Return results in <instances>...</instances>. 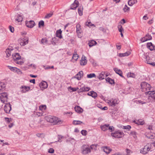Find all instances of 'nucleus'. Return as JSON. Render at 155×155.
<instances>
[{
  "mask_svg": "<svg viewBox=\"0 0 155 155\" xmlns=\"http://www.w3.org/2000/svg\"><path fill=\"white\" fill-rule=\"evenodd\" d=\"M46 120L48 122L53 123L54 124H60L62 123L63 121L60 120L59 118L51 116H46L45 117Z\"/></svg>",
  "mask_w": 155,
  "mask_h": 155,
  "instance_id": "1",
  "label": "nucleus"
},
{
  "mask_svg": "<svg viewBox=\"0 0 155 155\" xmlns=\"http://www.w3.org/2000/svg\"><path fill=\"white\" fill-rule=\"evenodd\" d=\"M81 153L84 155L88 154L91 152L90 146L87 145H83L81 148Z\"/></svg>",
  "mask_w": 155,
  "mask_h": 155,
  "instance_id": "2",
  "label": "nucleus"
},
{
  "mask_svg": "<svg viewBox=\"0 0 155 155\" xmlns=\"http://www.w3.org/2000/svg\"><path fill=\"white\" fill-rule=\"evenodd\" d=\"M141 88L143 91L145 92L146 94L150 89L151 86L150 84L145 82H143L141 84Z\"/></svg>",
  "mask_w": 155,
  "mask_h": 155,
  "instance_id": "3",
  "label": "nucleus"
},
{
  "mask_svg": "<svg viewBox=\"0 0 155 155\" xmlns=\"http://www.w3.org/2000/svg\"><path fill=\"white\" fill-rule=\"evenodd\" d=\"M152 144L151 143L147 144L144 148L140 150V153L143 154H145L148 153L151 149Z\"/></svg>",
  "mask_w": 155,
  "mask_h": 155,
  "instance_id": "4",
  "label": "nucleus"
},
{
  "mask_svg": "<svg viewBox=\"0 0 155 155\" xmlns=\"http://www.w3.org/2000/svg\"><path fill=\"white\" fill-rule=\"evenodd\" d=\"M124 135V133L120 130H118L111 133V135L112 137L117 138H122Z\"/></svg>",
  "mask_w": 155,
  "mask_h": 155,
  "instance_id": "5",
  "label": "nucleus"
},
{
  "mask_svg": "<svg viewBox=\"0 0 155 155\" xmlns=\"http://www.w3.org/2000/svg\"><path fill=\"white\" fill-rule=\"evenodd\" d=\"M119 100L117 98H112L107 101V103L110 106L114 107L119 103Z\"/></svg>",
  "mask_w": 155,
  "mask_h": 155,
  "instance_id": "6",
  "label": "nucleus"
},
{
  "mask_svg": "<svg viewBox=\"0 0 155 155\" xmlns=\"http://www.w3.org/2000/svg\"><path fill=\"white\" fill-rule=\"evenodd\" d=\"M152 58L153 57L151 55L146 56L145 58V62L153 66H155V62H153Z\"/></svg>",
  "mask_w": 155,
  "mask_h": 155,
  "instance_id": "7",
  "label": "nucleus"
},
{
  "mask_svg": "<svg viewBox=\"0 0 155 155\" xmlns=\"http://www.w3.org/2000/svg\"><path fill=\"white\" fill-rule=\"evenodd\" d=\"M4 104V105L3 108L4 111L7 113H9L12 109L11 105L9 103L5 102V104Z\"/></svg>",
  "mask_w": 155,
  "mask_h": 155,
  "instance_id": "8",
  "label": "nucleus"
},
{
  "mask_svg": "<svg viewBox=\"0 0 155 155\" xmlns=\"http://www.w3.org/2000/svg\"><path fill=\"white\" fill-rule=\"evenodd\" d=\"M8 95L6 93L3 92L1 94V101L3 103L8 101Z\"/></svg>",
  "mask_w": 155,
  "mask_h": 155,
  "instance_id": "9",
  "label": "nucleus"
},
{
  "mask_svg": "<svg viewBox=\"0 0 155 155\" xmlns=\"http://www.w3.org/2000/svg\"><path fill=\"white\" fill-rule=\"evenodd\" d=\"M18 41L21 45L24 46L28 43V38L27 37L21 38L18 40Z\"/></svg>",
  "mask_w": 155,
  "mask_h": 155,
  "instance_id": "10",
  "label": "nucleus"
},
{
  "mask_svg": "<svg viewBox=\"0 0 155 155\" xmlns=\"http://www.w3.org/2000/svg\"><path fill=\"white\" fill-rule=\"evenodd\" d=\"M109 75V73L107 71H102L99 74L98 78L99 79L103 80L105 78L108 76Z\"/></svg>",
  "mask_w": 155,
  "mask_h": 155,
  "instance_id": "11",
  "label": "nucleus"
},
{
  "mask_svg": "<svg viewBox=\"0 0 155 155\" xmlns=\"http://www.w3.org/2000/svg\"><path fill=\"white\" fill-rule=\"evenodd\" d=\"M25 25L27 27L31 28L35 26V24L34 21H26Z\"/></svg>",
  "mask_w": 155,
  "mask_h": 155,
  "instance_id": "12",
  "label": "nucleus"
},
{
  "mask_svg": "<svg viewBox=\"0 0 155 155\" xmlns=\"http://www.w3.org/2000/svg\"><path fill=\"white\" fill-rule=\"evenodd\" d=\"M86 57L84 55H83L80 61V64L81 66H84L86 64L87 62V60L86 59Z\"/></svg>",
  "mask_w": 155,
  "mask_h": 155,
  "instance_id": "13",
  "label": "nucleus"
},
{
  "mask_svg": "<svg viewBox=\"0 0 155 155\" xmlns=\"http://www.w3.org/2000/svg\"><path fill=\"white\" fill-rule=\"evenodd\" d=\"M23 18L21 15L18 14L17 15V17L15 18V21L19 23V24H21V23L23 21Z\"/></svg>",
  "mask_w": 155,
  "mask_h": 155,
  "instance_id": "14",
  "label": "nucleus"
},
{
  "mask_svg": "<svg viewBox=\"0 0 155 155\" xmlns=\"http://www.w3.org/2000/svg\"><path fill=\"white\" fill-rule=\"evenodd\" d=\"M30 89V87L29 86H22L21 87V91L22 93H25L29 91Z\"/></svg>",
  "mask_w": 155,
  "mask_h": 155,
  "instance_id": "15",
  "label": "nucleus"
},
{
  "mask_svg": "<svg viewBox=\"0 0 155 155\" xmlns=\"http://www.w3.org/2000/svg\"><path fill=\"white\" fill-rule=\"evenodd\" d=\"M40 86L42 90H43L47 87L48 84L46 81H43L41 82L40 84Z\"/></svg>",
  "mask_w": 155,
  "mask_h": 155,
  "instance_id": "16",
  "label": "nucleus"
},
{
  "mask_svg": "<svg viewBox=\"0 0 155 155\" xmlns=\"http://www.w3.org/2000/svg\"><path fill=\"white\" fill-rule=\"evenodd\" d=\"M90 90V88L88 87H83L80 88L78 91V93H80L84 91H87Z\"/></svg>",
  "mask_w": 155,
  "mask_h": 155,
  "instance_id": "17",
  "label": "nucleus"
},
{
  "mask_svg": "<svg viewBox=\"0 0 155 155\" xmlns=\"http://www.w3.org/2000/svg\"><path fill=\"white\" fill-rule=\"evenodd\" d=\"M79 4L78 2L76 0H75L74 2L71 5V8L72 9H75L78 6Z\"/></svg>",
  "mask_w": 155,
  "mask_h": 155,
  "instance_id": "18",
  "label": "nucleus"
},
{
  "mask_svg": "<svg viewBox=\"0 0 155 155\" xmlns=\"http://www.w3.org/2000/svg\"><path fill=\"white\" fill-rule=\"evenodd\" d=\"M83 74V71H80L75 75L74 78L79 80L82 77Z\"/></svg>",
  "mask_w": 155,
  "mask_h": 155,
  "instance_id": "19",
  "label": "nucleus"
},
{
  "mask_svg": "<svg viewBox=\"0 0 155 155\" xmlns=\"http://www.w3.org/2000/svg\"><path fill=\"white\" fill-rule=\"evenodd\" d=\"M102 150L107 154L109 153L111 151V150L110 148L107 146L102 147Z\"/></svg>",
  "mask_w": 155,
  "mask_h": 155,
  "instance_id": "20",
  "label": "nucleus"
},
{
  "mask_svg": "<svg viewBox=\"0 0 155 155\" xmlns=\"http://www.w3.org/2000/svg\"><path fill=\"white\" fill-rule=\"evenodd\" d=\"M147 47L150 50L152 51L155 49V46L151 42L148 43L147 45Z\"/></svg>",
  "mask_w": 155,
  "mask_h": 155,
  "instance_id": "21",
  "label": "nucleus"
},
{
  "mask_svg": "<svg viewBox=\"0 0 155 155\" xmlns=\"http://www.w3.org/2000/svg\"><path fill=\"white\" fill-rule=\"evenodd\" d=\"M78 57V55L77 54L75 53L73 54L71 61L73 63L76 62L77 61Z\"/></svg>",
  "mask_w": 155,
  "mask_h": 155,
  "instance_id": "22",
  "label": "nucleus"
},
{
  "mask_svg": "<svg viewBox=\"0 0 155 155\" xmlns=\"http://www.w3.org/2000/svg\"><path fill=\"white\" fill-rule=\"evenodd\" d=\"M87 95L89 96H91L92 97L95 98L97 96V93L93 91H91L88 92Z\"/></svg>",
  "mask_w": 155,
  "mask_h": 155,
  "instance_id": "23",
  "label": "nucleus"
},
{
  "mask_svg": "<svg viewBox=\"0 0 155 155\" xmlns=\"http://www.w3.org/2000/svg\"><path fill=\"white\" fill-rule=\"evenodd\" d=\"M12 57L14 61L16 60L20 59L21 58V56L19 55V54L17 53H15L13 54Z\"/></svg>",
  "mask_w": 155,
  "mask_h": 155,
  "instance_id": "24",
  "label": "nucleus"
},
{
  "mask_svg": "<svg viewBox=\"0 0 155 155\" xmlns=\"http://www.w3.org/2000/svg\"><path fill=\"white\" fill-rule=\"evenodd\" d=\"M133 122L136 124L139 125H142L144 124V121L142 119L135 120Z\"/></svg>",
  "mask_w": 155,
  "mask_h": 155,
  "instance_id": "25",
  "label": "nucleus"
},
{
  "mask_svg": "<svg viewBox=\"0 0 155 155\" xmlns=\"http://www.w3.org/2000/svg\"><path fill=\"white\" fill-rule=\"evenodd\" d=\"M62 31L61 29L58 30L56 33V36L59 38L61 39L62 38V37L61 35Z\"/></svg>",
  "mask_w": 155,
  "mask_h": 155,
  "instance_id": "26",
  "label": "nucleus"
},
{
  "mask_svg": "<svg viewBox=\"0 0 155 155\" xmlns=\"http://www.w3.org/2000/svg\"><path fill=\"white\" fill-rule=\"evenodd\" d=\"M13 51V50L11 48H8L6 51V56L7 57H9L12 53V52Z\"/></svg>",
  "mask_w": 155,
  "mask_h": 155,
  "instance_id": "27",
  "label": "nucleus"
},
{
  "mask_svg": "<svg viewBox=\"0 0 155 155\" xmlns=\"http://www.w3.org/2000/svg\"><path fill=\"white\" fill-rule=\"evenodd\" d=\"M130 54V52L129 51H127L124 53H119L118 54V56L120 57H124L129 56Z\"/></svg>",
  "mask_w": 155,
  "mask_h": 155,
  "instance_id": "28",
  "label": "nucleus"
},
{
  "mask_svg": "<svg viewBox=\"0 0 155 155\" xmlns=\"http://www.w3.org/2000/svg\"><path fill=\"white\" fill-rule=\"evenodd\" d=\"M114 70L117 74H118L121 77H123L122 75V71L120 69L117 68H114Z\"/></svg>",
  "mask_w": 155,
  "mask_h": 155,
  "instance_id": "29",
  "label": "nucleus"
},
{
  "mask_svg": "<svg viewBox=\"0 0 155 155\" xmlns=\"http://www.w3.org/2000/svg\"><path fill=\"white\" fill-rule=\"evenodd\" d=\"M137 133L135 131H131L129 134L130 136H132L135 139H137Z\"/></svg>",
  "mask_w": 155,
  "mask_h": 155,
  "instance_id": "30",
  "label": "nucleus"
},
{
  "mask_svg": "<svg viewBox=\"0 0 155 155\" xmlns=\"http://www.w3.org/2000/svg\"><path fill=\"white\" fill-rule=\"evenodd\" d=\"M75 111L78 113H81L83 111V110L80 107L76 106L74 108Z\"/></svg>",
  "mask_w": 155,
  "mask_h": 155,
  "instance_id": "31",
  "label": "nucleus"
},
{
  "mask_svg": "<svg viewBox=\"0 0 155 155\" xmlns=\"http://www.w3.org/2000/svg\"><path fill=\"white\" fill-rule=\"evenodd\" d=\"M77 32V33H81L82 32V30L81 25L79 24H78L76 25Z\"/></svg>",
  "mask_w": 155,
  "mask_h": 155,
  "instance_id": "32",
  "label": "nucleus"
},
{
  "mask_svg": "<svg viewBox=\"0 0 155 155\" xmlns=\"http://www.w3.org/2000/svg\"><path fill=\"white\" fill-rule=\"evenodd\" d=\"M137 2V0H129L128 2V4L130 6H132L134 4Z\"/></svg>",
  "mask_w": 155,
  "mask_h": 155,
  "instance_id": "33",
  "label": "nucleus"
},
{
  "mask_svg": "<svg viewBox=\"0 0 155 155\" xmlns=\"http://www.w3.org/2000/svg\"><path fill=\"white\" fill-rule=\"evenodd\" d=\"M83 7L82 6H80L78 8V12L80 16H82L83 15Z\"/></svg>",
  "mask_w": 155,
  "mask_h": 155,
  "instance_id": "34",
  "label": "nucleus"
},
{
  "mask_svg": "<svg viewBox=\"0 0 155 155\" xmlns=\"http://www.w3.org/2000/svg\"><path fill=\"white\" fill-rule=\"evenodd\" d=\"M14 61L16 64L20 65H21L24 63V61H23V60L21 59H18L17 60H16L15 61Z\"/></svg>",
  "mask_w": 155,
  "mask_h": 155,
  "instance_id": "35",
  "label": "nucleus"
},
{
  "mask_svg": "<svg viewBox=\"0 0 155 155\" xmlns=\"http://www.w3.org/2000/svg\"><path fill=\"white\" fill-rule=\"evenodd\" d=\"M109 124L104 125L101 126V127L102 130L104 131L107 129L108 127H109Z\"/></svg>",
  "mask_w": 155,
  "mask_h": 155,
  "instance_id": "36",
  "label": "nucleus"
},
{
  "mask_svg": "<svg viewBox=\"0 0 155 155\" xmlns=\"http://www.w3.org/2000/svg\"><path fill=\"white\" fill-rule=\"evenodd\" d=\"M106 82L112 84H114V80L110 78H108L106 79Z\"/></svg>",
  "mask_w": 155,
  "mask_h": 155,
  "instance_id": "37",
  "label": "nucleus"
},
{
  "mask_svg": "<svg viewBox=\"0 0 155 155\" xmlns=\"http://www.w3.org/2000/svg\"><path fill=\"white\" fill-rule=\"evenodd\" d=\"M86 25L89 27H95V26L92 24L90 21H87L86 23Z\"/></svg>",
  "mask_w": 155,
  "mask_h": 155,
  "instance_id": "38",
  "label": "nucleus"
},
{
  "mask_svg": "<svg viewBox=\"0 0 155 155\" xmlns=\"http://www.w3.org/2000/svg\"><path fill=\"white\" fill-rule=\"evenodd\" d=\"M91 150H97V144H92L90 146Z\"/></svg>",
  "mask_w": 155,
  "mask_h": 155,
  "instance_id": "39",
  "label": "nucleus"
},
{
  "mask_svg": "<svg viewBox=\"0 0 155 155\" xmlns=\"http://www.w3.org/2000/svg\"><path fill=\"white\" fill-rule=\"evenodd\" d=\"M96 43H97L94 40H92L89 42L88 43V45L89 46L91 47L95 45L96 44Z\"/></svg>",
  "mask_w": 155,
  "mask_h": 155,
  "instance_id": "40",
  "label": "nucleus"
},
{
  "mask_svg": "<svg viewBox=\"0 0 155 155\" xmlns=\"http://www.w3.org/2000/svg\"><path fill=\"white\" fill-rule=\"evenodd\" d=\"M6 86V83L5 82H1V90H4Z\"/></svg>",
  "mask_w": 155,
  "mask_h": 155,
  "instance_id": "41",
  "label": "nucleus"
},
{
  "mask_svg": "<svg viewBox=\"0 0 155 155\" xmlns=\"http://www.w3.org/2000/svg\"><path fill=\"white\" fill-rule=\"evenodd\" d=\"M83 123V122L79 120H74L73 124L74 125H79Z\"/></svg>",
  "mask_w": 155,
  "mask_h": 155,
  "instance_id": "42",
  "label": "nucleus"
},
{
  "mask_svg": "<svg viewBox=\"0 0 155 155\" xmlns=\"http://www.w3.org/2000/svg\"><path fill=\"white\" fill-rule=\"evenodd\" d=\"M68 89H70L71 90L72 92H74L76 91L79 90V88L77 87H68Z\"/></svg>",
  "mask_w": 155,
  "mask_h": 155,
  "instance_id": "43",
  "label": "nucleus"
},
{
  "mask_svg": "<svg viewBox=\"0 0 155 155\" xmlns=\"http://www.w3.org/2000/svg\"><path fill=\"white\" fill-rule=\"evenodd\" d=\"M53 15V13L51 12L50 13L47 14L45 17V18L46 19H48L51 17Z\"/></svg>",
  "mask_w": 155,
  "mask_h": 155,
  "instance_id": "44",
  "label": "nucleus"
},
{
  "mask_svg": "<svg viewBox=\"0 0 155 155\" xmlns=\"http://www.w3.org/2000/svg\"><path fill=\"white\" fill-rule=\"evenodd\" d=\"M46 106L45 105H42L39 107V109L41 111H44L45 110Z\"/></svg>",
  "mask_w": 155,
  "mask_h": 155,
  "instance_id": "45",
  "label": "nucleus"
},
{
  "mask_svg": "<svg viewBox=\"0 0 155 155\" xmlns=\"http://www.w3.org/2000/svg\"><path fill=\"white\" fill-rule=\"evenodd\" d=\"M47 40L46 38H42L41 41V43L43 44H45L47 43Z\"/></svg>",
  "mask_w": 155,
  "mask_h": 155,
  "instance_id": "46",
  "label": "nucleus"
},
{
  "mask_svg": "<svg viewBox=\"0 0 155 155\" xmlns=\"http://www.w3.org/2000/svg\"><path fill=\"white\" fill-rule=\"evenodd\" d=\"M130 8L128 7L127 5H125L123 8V10L124 12H126L129 11Z\"/></svg>",
  "mask_w": 155,
  "mask_h": 155,
  "instance_id": "47",
  "label": "nucleus"
},
{
  "mask_svg": "<svg viewBox=\"0 0 155 155\" xmlns=\"http://www.w3.org/2000/svg\"><path fill=\"white\" fill-rule=\"evenodd\" d=\"M127 77H132L134 78L135 77V74L134 73H128L127 74Z\"/></svg>",
  "mask_w": 155,
  "mask_h": 155,
  "instance_id": "48",
  "label": "nucleus"
},
{
  "mask_svg": "<svg viewBox=\"0 0 155 155\" xmlns=\"http://www.w3.org/2000/svg\"><path fill=\"white\" fill-rule=\"evenodd\" d=\"M8 67L11 71L15 72L16 71L17 68L16 67H14L11 66H8Z\"/></svg>",
  "mask_w": 155,
  "mask_h": 155,
  "instance_id": "49",
  "label": "nucleus"
},
{
  "mask_svg": "<svg viewBox=\"0 0 155 155\" xmlns=\"http://www.w3.org/2000/svg\"><path fill=\"white\" fill-rule=\"evenodd\" d=\"M5 121L7 123H9L12 121V119L11 118H8L5 117Z\"/></svg>",
  "mask_w": 155,
  "mask_h": 155,
  "instance_id": "50",
  "label": "nucleus"
},
{
  "mask_svg": "<svg viewBox=\"0 0 155 155\" xmlns=\"http://www.w3.org/2000/svg\"><path fill=\"white\" fill-rule=\"evenodd\" d=\"M118 31L120 32H122L124 31V29L123 28L122 26L120 25L118 26Z\"/></svg>",
  "mask_w": 155,
  "mask_h": 155,
  "instance_id": "51",
  "label": "nucleus"
},
{
  "mask_svg": "<svg viewBox=\"0 0 155 155\" xmlns=\"http://www.w3.org/2000/svg\"><path fill=\"white\" fill-rule=\"evenodd\" d=\"M96 75L94 73H91L87 75V77L88 78H91L93 77H95Z\"/></svg>",
  "mask_w": 155,
  "mask_h": 155,
  "instance_id": "52",
  "label": "nucleus"
},
{
  "mask_svg": "<svg viewBox=\"0 0 155 155\" xmlns=\"http://www.w3.org/2000/svg\"><path fill=\"white\" fill-rule=\"evenodd\" d=\"M44 25V22L43 21H41L38 23V26L40 27L41 26H43Z\"/></svg>",
  "mask_w": 155,
  "mask_h": 155,
  "instance_id": "53",
  "label": "nucleus"
},
{
  "mask_svg": "<svg viewBox=\"0 0 155 155\" xmlns=\"http://www.w3.org/2000/svg\"><path fill=\"white\" fill-rule=\"evenodd\" d=\"M81 133L82 135L86 136L87 134V132L86 130H82L81 131Z\"/></svg>",
  "mask_w": 155,
  "mask_h": 155,
  "instance_id": "54",
  "label": "nucleus"
},
{
  "mask_svg": "<svg viewBox=\"0 0 155 155\" xmlns=\"http://www.w3.org/2000/svg\"><path fill=\"white\" fill-rule=\"evenodd\" d=\"M131 128V127L130 125H127L126 126H124L123 129H125L128 130H129Z\"/></svg>",
  "mask_w": 155,
  "mask_h": 155,
  "instance_id": "55",
  "label": "nucleus"
},
{
  "mask_svg": "<svg viewBox=\"0 0 155 155\" xmlns=\"http://www.w3.org/2000/svg\"><path fill=\"white\" fill-rule=\"evenodd\" d=\"M48 152L51 153H53L54 152V150L52 148H50L48 150Z\"/></svg>",
  "mask_w": 155,
  "mask_h": 155,
  "instance_id": "56",
  "label": "nucleus"
},
{
  "mask_svg": "<svg viewBox=\"0 0 155 155\" xmlns=\"http://www.w3.org/2000/svg\"><path fill=\"white\" fill-rule=\"evenodd\" d=\"M136 102L138 104H145L146 103L145 102L142 101L141 100L137 101Z\"/></svg>",
  "mask_w": 155,
  "mask_h": 155,
  "instance_id": "57",
  "label": "nucleus"
},
{
  "mask_svg": "<svg viewBox=\"0 0 155 155\" xmlns=\"http://www.w3.org/2000/svg\"><path fill=\"white\" fill-rule=\"evenodd\" d=\"M147 36H145L143 38H142L141 39V41L142 42H144L147 41Z\"/></svg>",
  "mask_w": 155,
  "mask_h": 155,
  "instance_id": "58",
  "label": "nucleus"
},
{
  "mask_svg": "<svg viewBox=\"0 0 155 155\" xmlns=\"http://www.w3.org/2000/svg\"><path fill=\"white\" fill-rule=\"evenodd\" d=\"M15 72H17L18 74H22V73L21 71L19 69L17 68L16 71Z\"/></svg>",
  "mask_w": 155,
  "mask_h": 155,
  "instance_id": "59",
  "label": "nucleus"
},
{
  "mask_svg": "<svg viewBox=\"0 0 155 155\" xmlns=\"http://www.w3.org/2000/svg\"><path fill=\"white\" fill-rule=\"evenodd\" d=\"M145 36H147V41L150 40L152 39V37L150 35H147Z\"/></svg>",
  "mask_w": 155,
  "mask_h": 155,
  "instance_id": "60",
  "label": "nucleus"
},
{
  "mask_svg": "<svg viewBox=\"0 0 155 155\" xmlns=\"http://www.w3.org/2000/svg\"><path fill=\"white\" fill-rule=\"evenodd\" d=\"M147 94H148L150 95V94H155V91H148L147 93Z\"/></svg>",
  "mask_w": 155,
  "mask_h": 155,
  "instance_id": "61",
  "label": "nucleus"
},
{
  "mask_svg": "<svg viewBox=\"0 0 155 155\" xmlns=\"http://www.w3.org/2000/svg\"><path fill=\"white\" fill-rule=\"evenodd\" d=\"M153 18H152L149 21H148L147 23H148V24L149 25H151L153 23Z\"/></svg>",
  "mask_w": 155,
  "mask_h": 155,
  "instance_id": "62",
  "label": "nucleus"
},
{
  "mask_svg": "<svg viewBox=\"0 0 155 155\" xmlns=\"http://www.w3.org/2000/svg\"><path fill=\"white\" fill-rule=\"evenodd\" d=\"M3 140H1V145H2V146H3L4 144L6 145H8V143L7 142H5L4 143L3 142Z\"/></svg>",
  "mask_w": 155,
  "mask_h": 155,
  "instance_id": "63",
  "label": "nucleus"
},
{
  "mask_svg": "<svg viewBox=\"0 0 155 155\" xmlns=\"http://www.w3.org/2000/svg\"><path fill=\"white\" fill-rule=\"evenodd\" d=\"M9 29L12 32H13L14 31V28L11 26H9Z\"/></svg>",
  "mask_w": 155,
  "mask_h": 155,
  "instance_id": "64",
  "label": "nucleus"
}]
</instances>
